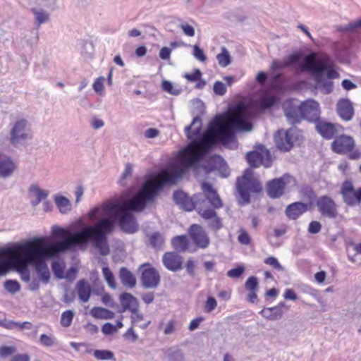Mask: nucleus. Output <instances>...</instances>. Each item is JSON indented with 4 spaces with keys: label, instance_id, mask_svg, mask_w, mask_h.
Masks as SVG:
<instances>
[{
    "label": "nucleus",
    "instance_id": "f257e3e1",
    "mask_svg": "<svg viewBox=\"0 0 361 361\" xmlns=\"http://www.w3.org/2000/svg\"><path fill=\"white\" fill-rule=\"evenodd\" d=\"M202 119L193 118L191 124L185 128L190 142L178 154V159L169 167L161 169V180L166 185L175 184L188 170L202 169L206 173L219 169L221 176H229L228 167L220 155H212L210 151L218 144L230 149L238 147L235 132L225 126L223 115H216L209 123L207 133H202Z\"/></svg>",
    "mask_w": 361,
    "mask_h": 361
},
{
    "label": "nucleus",
    "instance_id": "f03ea898",
    "mask_svg": "<svg viewBox=\"0 0 361 361\" xmlns=\"http://www.w3.org/2000/svg\"><path fill=\"white\" fill-rule=\"evenodd\" d=\"M164 186L161 180L153 181L148 179L131 199L123 202L103 203L93 207L88 212L87 216L94 224L84 225L76 231V235L80 238L81 243L85 246L92 243L101 255H108L110 252L108 235L115 228L113 215L118 217L119 226L123 232L135 233L138 231L139 226L132 212L143 211L147 204L153 202Z\"/></svg>",
    "mask_w": 361,
    "mask_h": 361
},
{
    "label": "nucleus",
    "instance_id": "7ed1b4c3",
    "mask_svg": "<svg viewBox=\"0 0 361 361\" xmlns=\"http://www.w3.org/2000/svg\"><path fill=\"white\" fill-rule=\"evenodd\" d=\"M51 232L55 238L63 240L49 245L44 238L37 237L5 247L2 252L8 256L11 264L21 266L33 265L40 279L44 283H47L50 279V273L47 260L56 254L85 246L81 243L80 238L76 235V231L72 232L59 226H53Z\"/></svg>",
    "mask_w": 361,
    "mask_h": 361
},
{
    "label": "nucleus",
    "instance_id": "20e7f679",
    "mask_svg": "<svg viewBox=\"0 0 361 361\" xmlns=\"http://www.w3.org/2000/svg\"><path fill=\"white\" fill-rule=\"evenodd\" d=\"M51 232L55 238L63 240L49 245L44 238L37 237L5 247L2 252L8 256L11 264L21 266L33 265L40 279L44 283H47L50 279V273L47 260L56 254L85 246L81 243L80 238L76 235V231L72 232L59 226H53Z\"/></svg>",
    "mask_w": 361,
    "mask_h": 361
},
{
    "label": "nucleus",
    "instance_id": "39448f33",
    "mask_svg": "<svg viewBox=\"0 0 361 361\" xmlns=\"http://www.w3.org/2000/svg\"><path fill=\"white\" fill-rule=\"evenodd\" d=\"M300 72H307L314 76V81L322 92L326 94L333 91L334 82L331 80L339 78L334 68L332 59L326 54H321L317 59L316 53L306 55L298 64Z\"/></svg>",
    "mask_w": 361,
    "mask_h": 361
},
{
    "label": "nucleus",
    "instance_id": "423d86ee",
    "mask_svg": "<svg viewBox=\"0 0 361 361\" xmlns=\"http://www.w3.org/2000/svg\"><path fill=\"white\" fill-rule=\"evenodd\" d=\"M32 138L29 123L27 119L20 118L10 123L9 142L18 147Z\"/></svg>",
    "mask_w": 361,
    "mask_h": 361
},
{
    "label": "nucleus",
    "instance_id": "0eeeda50",
    "mask_svg": "<svg viewBox=\"0 0 361 361\" xmlns=\"http://www.w3.org/2000/svg\"><path fill=\"white\" fill-rule=\"evenodd\" d=\"M236 188L244 204H248L250 201V192H259L262 190L260 183L252 177L250 169L245 170L243 176L238 178Z\"/></svg>",
    "mask_w": 361,
    "mask_h": 361
},
{
    "label": "nucleus",
    "instance_id": "6e6552de",
    "mask_svg": "<svg viewBox=\"0 0 361 361\" xmlns=\"http://www.w3.org/2000/svg\"><path fill=\"white\" fill-rule=\"evenodd\" d=\"M301 137L298 129L290 128L287 130H279L274 135V140L279 149L288 152L293 147L294 142L300 140Z\"/></svg>",
    "mask_w": 361,
    "mask_h": 361
},
{
    "label": "nucleus",
    "instance_id": "1a4fd4ad",
    "mask_svg": "<svg viewBox=\"0 0 361 361\" xmlns=\"http://www.w3.org/2000/svg\"><path fill=\"white\" fill-rule=\"evenodd\" d=\"M141 285L145 288H155L161 281L159 271L150 263H144L139 266Z\"/></svg>",
    "mask_w": 361,
    "mask_h": 361
},
{
    "label": "nucleus",
    "instance_id": "9d476101",
    "mask_svg": "<svg viewBox=\"0 0 361 361\" xmlns=\"http://www.w3.org/2000/svg\"><path fill=\"white\" fill-rule=\"evenodd\" d=\"M173 199L175 203L185 211L191 212L195 209L197 211V207H202L200 200L204 199V195L197 194L191 198L183 191L176 190L173 192Z\"/></svg>",
    "mask_w": 361,
    "mask_h": 361
},
{
    "label": "nucleus",
    "instance_id": "9b49d317",
    "mask_svg": "<svg viewBox=\"0 0 361 361\" xmlns=\"http://www.w3.org/2000/svg\"><path fill=\"white\" fill-rule=\"evenodd\" d=\"M340 194L343 202L349 207H355L361 203V188L355 190L350 180H345L342 183Z\"/></svg>",
    "mask_w": 361,
    "mask_h": 361
},
{
    "label": "nucleus",
    "instance_id": "f8f14e48",
    "mask_svg": "<svg viewBox=\"0 0 361 361\" xmlns=\"http://www.w3.org/2000/svg\"><path fill=\"white\" fill-rule=\"evenodd\" d=\"M249 116L250 113L244 106H236L234 118L231 123L232 127L239 131L250 130L252 128V124L248 120Z\"/></svg>",
    "mask_w": 361,
    "mask_h": 361
},
{
    "label": "nucleus",
    "instance_id": "ddd939ff",
    "mask_svg": "<svg viewBox=\"0 0 361 361\" xmlns=\"http://www.w3.org/2000/svg\"><path fill=\"white\" fill-rule=\"evenodd\" d=\"M300 113L303 119L315 123L320 119L319 104L314 99H307L300 104Z\"/></svg>",
    "mask_w": 361,
    "mask_h": 361
},
{
    "label": "nucleus",
    "instance_id": "4468645a",
    "mask_svg": "<svg viewBox=\"0 0 361 361\" xmlns=\"http://www.w3.org/2000/svg\"><path fill=\"white\" fill-rule=\"evenodd\" d=\"M316 205L318 211L324 217L334 219L338 215L336 204L334 200L328 195H322L318 197Z\"/></svg>",
    "mask_w": 361,
    "mask_h": 361
},
{
    "label": "nucleus",
    "instance_id": "2eb2a0df",
    "mask_svg": "<svg viewBox=\"0 0 361 361\" xmlns=\"http://www.w3.org/2000/svg\"><path fill=\"white\" fill-rule=\"evenodd\" d=\"M188 234L195 246L206 249L210 244V239L205 230L199 224H192L188 228Z\"/></svg>",
    "mask_w": 361,
    "mask_h": 361
},
{
    "label": "nucleus",
    "instance_id": "dca6fc26",
    "mask_svg": "<svg viewBox=\"0 0 361 361\" xmlns=\"http://www.w3.org/2000/svg\"><path fill=\"white\" fill-rule=\"evenodd\" d=\"M246 160L251 167L256 168L263 164L265 167L271 166V154L268 149L262 147L260 151H251L247 153Z\"/></svg>",
    "mask_w": 361,
    "mask_h": 361
},
{
    "label": "nucleus",
    "instance_id": "f3484780",
    "mask_svg": "<svg viewBox=\"0 0 361 361\" xmlns=\"http://www.w3.org/2000/svg\"><path fill=\"white\" fill-rule=\"evenodd\" d=\"M197 213L202 219L207 221V226L211 231L217 232L224 227L222 219L218 216L214 209L198 207Z\"/></svg>",
    "mask_w": 361,
    "mask_h": 361
},
{
    "label": "nucleus",
    "instance_id": "a211bd4d",
    "mask_svg": "<svg viewBox=\"0 0 361 361\" xmlns=\"http://www.w3.org/2000/svg\"><path fill=\"white\" fill-rule=\"evenodd\" d=\"M317 133L324 139L331 140L335 137L343 127L338 124L328 122L321 118L315 123Z\"/></svg>",
    "mask_w": 361,
    "mask_h": 361
},
{
    "label": "nucleus",
    "instance_id": "6ab92c4d",
    "mask_svg": "<svg viewBox=\"0 0 361 361\" xmlns=\"http://www.w3.org/2000/svg\"><path fill=\"white\" fill-rule=\"evenodd\" d=\"M201 188L203 191V193L201 194L204 195V199L200 200L202 207H203V204L206 200H208L214 209H219L222 207V202L219 195L210 183L204 182L202 183Z\"/></svg>",
    "mask_w": 361,
    "mask_h": 361
},
{
    "label": "nucleus",
    "instance_id": "aec40b11",
    "mask_svg": "<svg viewBox=\"0 0 361 361\" xmlns=\"http://www.w3.org/2000/svg\"><path fill=\"white\" fill-rule=\"evenodd\" d=\"M289 177V175H284L282 177L269 180L267 185L268 196L272 199L280 197L284 192L286 179Z\"/></svg>",
    "mask_w": 361,
    "mask_h": 361
},
{
    "label": "nucleus",
    "instance_id": "412c9836",
    "mask_svg": "<svg viewBox=\"0 0 361 361\" xmlns=\"http://www.w3.org/2000/svg\"><path fill=\"white\" fill-rule=\"evenodd\" d=\"M355 147V142L349 135H340L336 137L331 143L332 150L337 154H345L352 152Z\"/></svg>",
    "mask_w": 361,
    "mask_h": 361
},
{
    "label": "nucleus",
    "instance_id": "4be33fe9",
    "mask_svg": "<svg viewBox=\"0 0 361 361\" xmlns=\"http://www.w3.org/2000/svg\"><path fill=\"white\" fill-rule=\"evenodd\" d=\"M16 168V163L11 157L0 150V177L6 178L11 176Z\"/></svg>",
    "mask_w": 361,
    "mask_h": 361
},
{
    "label": "nucleus",
    "instance_id": "5701e85b",
    "mask_svg": "<svg viewBox=\"0 0 361 361\" xmlns=\"http://www.w3.org/2000/svg\"><path fill=\"white\" fill-rule=\"evenodd\" d=\"M162 262L168 270L177 271L182 269L183 257L175 252H168L164 255Z\"/></svg>",
    "mask_w": 361,
    "mask_h": 361
},
{
    "label": "nucleus",
    "instance_id": "b1692460",
    "mask_svg": "<svg viewBox=\"0 0 361 361\" xmlns=\"http://www.w3.org/2000/svg\"><path fill=\"white\" fill-rule=\"evenodd\" d=\"M336 110L338 116L345 121H349L353 118L354 109L348 99H340L337 103Z\"/></svg>",
    "mask_w": 361,
    "mask_h": 361
},
{
    "label": "nucleus",
    "instance_id": "393cba45",
    "mask_svg": "<svg viewBox=\"0 0 361 361\" xmlns=\"http://www.w3.org/2000/svg\"><path fill=\"white\" fill-rule=\"evenodd\" d=\"M262 96L256 100V105L261 109H269L279 102V97L274 94H270L269 90L263 89L261 90Z\"/></svg>",
    "mask_w": 361,
    "mask_h": 361
},
{
    "label": "nucleus",
    "instance_id": "a878e982",
    "mask_svg": "<svg viewBox=\"0 0 361 361\" xmlns=\"http://www.w3.org/2000/svg\"><path fill=\"white\" fill-rule=\"evenodd\" d=\"M307 211V204L302 202H295L286 207V214L288 219L295 220Z\"/></svg>",
    "mask_w": 361,
    "mask_h": 361
},
{
    "label": "nucleus",
    "instance_id": "bb28decb",
    "mask_svg": "<svg viewBox=\"0 0 361 361\" xmlns=\"http://www.w3.org/2000/svg\"><path fill=\"white\" fill-rule=\"evenodd\" d=\"M75 290L80 301L82 302L89 301L92 293V287L87 280H79L76 283Z\"/></svg>",
    "mask_w": 361,
    "mask_h": 361
},
{
    "label": "nucleus",
    "instance_id": "cd10ccee",
    "mask_svg": "<svg viewBox=\"0 0 361 361\" xmlns=\"http://www.w3.org/2000/svg\"><path fill=\"white\" fill-rule=\"evenodd\" d=\"M28 192L31 196H35V199L30 200L32 207L37 206L42 200L48 197V192L41 189L37 185L32 184L30 186Z\"/></svg>",
    "mask_w": 361,
    "mask_h": 361
},
{
    "label": "nucleus",
    "instance_id": "c85d7f7f",
    "mask_svg": "<svg viewBox=\"0 0 361 361\" xmlns=\"http://www.w3.org/2000/svg\"><path fill=\"white\" fill-rule=\"evenodd\" d=\"M119 278L122 284L128 288H134L136 285V278L133 274L126 267L119 269Z\"/></svg>",
    "mask_w": 361,
    "mask_h": 361
},
{
    "label": "nucleus",
    "instance_id": "c756f323",
    "mask_svg": "<svg viewBox=\"0 0 361 361\" xmlns=\"http://www.w3.org/2000/svg\"><path fill=\"white\" fill-rule=\"evenodd\" d=\"M120 302L123 310L132 312L138 307V302L136 298L128 293H123L120 295Z\"/></svg>",
    "mask_w": 361,
    "mask_h": 361
},
{
    "label": "nucleus",
    "instance_id": "7c9ffc66",
    "mask_svg": "<svg viewBox=\"0 0 361 361\" xmlns=\"http://www.w3.org/2000/svg\"><path fill=\"white\" fill-rule=\"evenodd\" d=\"M285 115L291 124H297L300 123L303 119L300 113V105L298 106H290L285 109Z\"/></svg>",
    "mask_w": 361,
    "mask_h": 361
},
{
    "label": "nucleus",
    "instance_id": "2f4dec72",
    "mask_svg": "<svg viewBox=\"0 0 361 361\" xmlns=\"http://www.w3.org/2000/svg\"><path fill=\"white\" fill-rule=\"evenodd\" d=\"M189 244V240L185 235L175 236L171 240V245L173 249L178 252H186L188 249Z\"/></svg>",
    "mask_w": 361,
    "mask_h": 361
},
{
    "label": "nucleus",
    "instance_id": "473e14b6",
    "mask_svg": "<svg viewBox=\"0 0 361 361\" xmlns=\"http://www.w3.org/2000/svg\"><path fill=\"white\" fill-rule=\"evenodd\" d=\"M55 204L59 212L63 214H68L72 209L71 201L62 195H56L54 197Z\"/></svg>",
    "mask_w": 361,
    "mask_h": 361
},
{
    "label": "nucleus",
    "instance_id": "72a5a7b5",
    "mask_svg": "<svg viewBox=\"0 0 361 361\" xmlns=\"http://www.w3.org/2000/svg\"><path fill=\"white\" fill-rule=\"evenodd\" d=\"M31 11L35 16V24L37 27L49 20V13L42 8H32Z\"/></svg>",
    "mask_w": 361,
    "mask_h": 361
},
{
    "label": "nucleus",
    "instance_id": "f704fd0d",
    "mask_svg": "<svg viewBox=\"0 0 361 361\" xmlns=\"http://www.w3.org/2000/svg\"><path fill=\"white\" fill-rule=\"evenodd\" d=\"M91 315L96 319H111L114 317V312L100 307H94L90 311Z\"/></svg>",
    "mask_w": 361,
    "mask_h": 361
},
{
    "label": "nucleus",
    "instance_id": "c9c22d12",
    "mask_svg": "<svg viewBox=\"0 0 361 361\" xmlns=\"http://www.w3.org/2000/svg\"><path fill=\"white\" fill-rule=\"evenodd\" d=\"M305 56H305L302 58V54L300 52H294L291 54H289L284 59L285 66H287V67H290L293 65H297V68H296L297 71L299 73H301L299 71L298 64L302 62L303 59Z\"/></svg>",
    "mask_w": 361,
    "mask_h": 361
},
{
    "label": "nucleus",
    "instance_id": "e433bc0d",
    "mask_svg": "<svg viewBox=\"0 0 361 361\" xmlns=\"http://www.w3.org/2000/svg\"><path fill=\"white\" fill-rule=\"evenodd\" d=\"M300 195L302 198L305 200L312 202L316 197L315 192L309 185H303L300 189Z\"/></svg>",
    "mask_w": 361,
    "mask_h": 361
},
{
    "label": "nucleus",
    "instance_id": "4c0bfd02",
    "mask_svg": "<svg viewBox=\"0 0 361 361\" xmlns=\"http://www.w3.org/2000/svg\"><path fill=\"white\" fill-rule=\"evenodd\" d=\"M164 243L163 235L159 232H154L149 236V244L154 249H161Z\"/></svg>",
    "mask_w": 361,
    "mask_h": 361
},
{
    "label": "nucleus",
    "instance_id": "58836bf2",
    "mask_svg": "<svg viewBox=\"0 0 361 361\" xmlns=\"http://www.w3.org/2000/svg\"><path fill=\"white\" fill-rule=\"evenodd\" d=\"M216 59L221 67H226L231 63L230 54L225 47L221 48V52L217 54Z\"/></svg>",
    "mask_w": 361,
    "mask_h": 361
},
{
    "label": "nucleus",
    "instance_id": "ea45409f",
    "mask_svg": "<svg viewBox=\"0 0 361 361\" xmlns=\"http://www.w3.org/2000/svg\"><path fill=\"white\" fill-rule=\"evenodd\" d=\"M74 317V312L73 310H66L61 314L60 324L63 327H69L73 322Z\"/></svg>",
    "mask_w": 361,
    "mask_h": 361
},
{
    "label": "nucleus",
    "instance_id": "a19ab883",
    "mask_svg": "<svg viewBox=\"0 0 361 361\" xmlns=\"http://www.w3.org/2000/svg\"><path fill=\"white\" fill-rule=\"evenodd\" d=\"M162 90L173 95H178L181 93L182 90L178 87H175L173 84L168 80H164L161 83Z\"/></svg>",
    "mask_w": 361,
    "mask_h": 361
},
{
    "label": "nucleus",
    "instance_id": "79ce46f5",
    "mask_svg": "<svg viewBox=\"0 0 361 361\" xmlns=\"http://www.w3.org/2000/svg\"><path fill=\"white\" fill-rule=\"evenodd\" d=\"M284 82L283 76L281 73H276L272 75L270 79V87L272 89L281 90Z\"/></svg>",
    "mask_w": 361,
    "mask_h": 361
},
{
    "label": "nucleus",
    "instance_id": "37998d69",
    "mask_svg": "<svg viewBox=\"0 0 361 361\" xmlns=\"http://www.w3.org/2000/svg\"><path fill=\"white\" fill-rule=\"evenodd\" d=\"M93 355L99 360H110L114 358V353L108 350H94Z\"/></svg>",
    "mask_w": 361,
    "mask_h": 361
},
{
    "label": "nucleus",
    "instance_id": "c03bdc74",
    "mask_svg": "<svg viewBox=\"0 0 361 361\" xmlns=\"http://www.w3.org/2000/svg\"><path fill=\"white\" fill-rule=\"evenodd\" d=\"M102 274L108 285L111 288H115L116 287V284L114 274L111 270L108 267H104L102 268Z\"/></svg>",
    "mask_w": 361,
    "mask_h": 361
},
{
    "label": "nucleus",
    "instance_id": "a18cd8bd",
    "mask_svg": "<svg viewBox=\"0 0 361 361\" xmlns=\"http://www.w3.org/2000/svg\"><path fill=\"white\" fill-rule=\"evenodd\" d=\"M166 355L171 361H181L183 359V355L181 350L176 348L169 349Z\"/></svg>",
    "mask_w": 361,
    "mask_h": 361
},
{
    "label": "nucleus",
    "instance_id": "49530a36",
    "mask_svg": "<svg viewBox=\"0 0 361 361\" xmlns=\"http://www.w3.org/2000/svg\"><path fill=\"white\" fill-rule=\"evenodd\" d=\"M5 289L11 294H15L20 289V284L16 280L8 279L4 282Z\"/></svg>",
    "mask_w": 361,
    "mask_h": 361
},
{
    "label": "nucleus",
    "instance_id": "de8ad7c7",
    "mask_svg": "<svg viewBox=\"0 0 361 361\" xmlns=\"http://www.w3.org/2000/svg\"><path fill=\"white\" fill-rule=\"evenodd\" d=\"M284 307H286V304L283 302H280L276 306L270 307L271 312H272V317H271V320L280 319L284 314L283 310Z\"/></svg>",
    "mask_w": 361,
    "mask_h": 361
},
{
    "label": "nucleus",
    "instance_id": "09e8293b",
    "mask_svg": "<svg viewBox=\"0 0 361 361\" xmlns=\"http://www.w3.org/2000/svg\"><path fill=\"white\" fill-rule=\"evenodd\" d=\"M361 29V18L350 22L348 25L342 26L341 30L345 32H353Z\"/></svg>",
    "mask_w": 361,
    "mask_h": 361
},
{
    "label": "nucleus",
    "instance_id": "8fccbe9b",
    "mask_svg": "<svg viewBox=\"0 0 361 361\" xmlns=\"http://www.w3.org/2000/svg\"><path fill=\"white\" fill-rule=\"evenodd\" d=\"M334 55L339 61H346L348 55V49L344 47L340 48L338 45H336L334 47Z\"/></svg>",
    "mask_w": 361,
    "mask_h": 361
},
{
    "label": "nucleus",
    "instance_id": "3c124183",
    "mask_svg": "<svg viewBox=\"0 0 361 361\" xmlns=\"http://www.w3.org/2000/svg\"><path fill=\"white\" fill-rule=\"evenodd\" d=\"M130 316L131 324L133 326L138 325L139 323L144 320V314L138 310V307L131 312Z\"/></svg>",
    "mask_w": 361,
    "mask_h": 361
},
{
    "label": "nucleus",
    "instance_id": "603ef678",
    "mask_svg": "<svg viewBox=\"0 0 361 361\" xmlns=\"http://www.w3.org/2000/svg\"><path fill=\"white\" fill-rule=\"evenodd\" d=\"M217 306V302L216 299L213 296H209L205 302L204 307V311L206 313H210Z\"/></svg>",
    "mask_w": 361,
    "mask_h": 361
},
{
    "label": "nucleus",
    "instance_id": "864d4df0",
    "mask_svg": "<svg viewBox=\"0 0 361 361\" xmlns=\"http://www.w3.org/2000/svg\"><path fill=\"white\" fill-rule=\"evenodd\" d=\"M246 290L250 291H256L258 287V280L256 276H250L245 284Z\"/></svg>",
    "mask_w": 361,
    "mask_h": 361
},
{
    "label": "nucleus",
    "instance_id": "5fc2aeb1",
    "mask_svg": "<svg viewBox=\"0 0 361 361\" xmlns=\"http://www.w3.org/2000/svg\"><path fill=\"white\" fill-rule=\"evenodd\" d=\"M244 271H245L244 267L238 266V267L228 271L227 276L232 279H238L243 275Z\"/></svg>",
    "mask_w": 361,
    "mask_h": 361
},
{
    "label": "nucleus",
    "instance_id": "6e6d98bb",
    "mask_svg": "<svg viewBox=\"0 0 361 361\" xmlns=\"http://www.w3.org/2000/svg\"><path fill=\"white\" fill-rule=\"evenodd\" d=\"M238 240L240 244L247 245L251 242V238L245 229L241 228L238 236Z\"/></svg>",
    "mask_w": 361,
    "mask_h": 361
},
{
    "label": "nucleus",
    "instance_id": "4d7b16f0",
    "mask_svg": "<svg viewBox=\"0 0 361 361\" xmlns=\"http://www.w3.org/2000/svg\"><path fill=\"white\" fill-rule=\"evenodd\" d=\"M51 269L56 277L59 279L64 278L63 267L59 262H53L51 264Z\"/></svg>",
    "mask_w": 361,
    "mask_h": 361
},
{
    "label": "nucleus",
    "instance_id": "13d9d810",
    "mask_svg": "<svg viewBox=\"0 0 361 361\" xmlns=\"http://www.w3.org/2000/svg\"><path fill=\"white\" fill-rule=\"evenodd\" d=\"M214 92L219 96H223L226 92V87L225 85L221 81H216L214 84Z\"/></svg>",
    "mask_w": 361,
    "mask_h": 361
},
{
    "label": "nucleus",
    "instance_id": "bf43d9fd",
    "mask_svg": "<svg viewBox=\"0 0 361 361\" xmlns=\"http://www.w3.org/2000/svg\"><path fill=\"white\" fill-rule=\"evenodd\" d=\"M264 263L274 267L275 269L281 271L283 269V267L279 262L278 259L274 257H269L264 259Z\"/></svg>",
    "mask_w": 361,
    "mask_h": 361
},
{
    "label": "nucleus",
    "instance_id": "052dcab7",
    "mask_svg": "<svg viewBox=\"0 0 361 361\" xmlns=\"http://www.w3.org/2000/svg\"><path fill=\"white\" fill-rule=\"evenodd\" d=\"M193 55L200 61L204 62L207 60V57L203 50L198 46L195 45L193 47Z\"/></svg>",
    "mask_w": 361,
    "mask_h": 361
},
{
    "label": "nucleus",
    "instance_id": "680f3d73",
    "mask_svg": "<svg viewBox=\"0 0 361 361\" xmlns=\"http://www.w3.org/2000/svg\"><path fill=\"white\" fill-rule=\"evenodd\" d=\"M132 173H133V166L130 164L128 163L126 164L125 169L121 175V178L120 180L121 185H123L124 183H123V181L125 179H126L127 178L131 176Z\"/></svg>",
    "mask_w": 361,
    "mask_h": 361
},
{
    "label": "nucleus",
    "instance_id": "e2e57ef3",
    "mask_svg": "<svg viewBox=\"0 0 361 361\" xmlns=\"http://www.w3.org/2000/svg\"><path fill=\"white\" fill-rule=\"evenodd\" d=\"M39 342L41 344L46 347L52 346L54 343V338L47 334H42L39 337Z\"/></svg>",
    "mask_w": 361,
    "mask_h": 361
},
{
    "label": "nucleus",
    "instance_id": "0e129e2a",
    "mask_svg": "<svg viewBox=\"0 0 361 361\" xmlns=\"http://www.w3.org/2000/svg\"><path fill=\"white\" fill-rule=\"evenodd\" d=\"M16 351V348L13 346H1L0 347V355L1 357H7L12 355Z\"/></svg>",
    "mask_w": 361,
    "mask_h": 361
},
{
    "label": "nucleus",
    "instance_id": "69168bd1",
    "mask_svg": "<svg viewBox=\"0 0 361 361\" xmlns=\"http://www.w3.org/2000/svg\"><path fill=\"white\" fill-rule=\"evenodd\" d=\"M116 331V326L111 323H106L102 327V331L105 335H111Z\"/></svg>",
    "mask_w": 361,
    "mask_h": 361
},
{
    "label": "nucleus",
    "instance_id": "338daca9",
    "mask_svg": "<svg viewBox=\"0 0 361 361\" xmlns=\"http://www.w3.org/2000/svg\"><path fill=\"white\" fill-rule=\"evenodd\" d=\"M322 228V225L319 221H312L310 223L308 226V232L312 234L318 233Z\"/></svg>",
    "mask_w": 361,
    "mask_h": 361
},
{
    "label": "nucleus",
    "instance_id": "774afa93",
    "mask_svg": "<svg viewBox=\"0 0 361 361\" xmlns=\"http://www.w3.org/2000/svg\"><path fill=\"white\" fill-rule=\"evenodd\" d=\"M185 77L190 82H196L202 78V73L200 70L195 69L192 73H187Z\"/></svg>",
    "mask_w": 361,
    "mask_h": 361
}]
</instances>
